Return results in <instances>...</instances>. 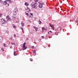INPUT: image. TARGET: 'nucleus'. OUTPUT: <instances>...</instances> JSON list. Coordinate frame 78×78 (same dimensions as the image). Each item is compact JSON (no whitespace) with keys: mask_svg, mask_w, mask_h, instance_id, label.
<instances>
[{"mask_svg":"<svg viewBox=\"0 0 78 78\" xmlns=\"http://www.w3.org/2000/svg\"><path fill=\"white\" fill-rule=\"evenodd\" d=\"M31 6L34 9H36L37 8V3H35L34 4L32 3L31 4Z\"/></svg>","mask_w":78,"mask_h":78,"instance_id":"f257e3e1","label":"nucleus"},{"mask_svg":"<svg viewBox=\"0 0 78 78\" xmlns=\"http://www.w3.org/2000/svg\"><path fill=\"white\" fill-rule=\"evenodd\" d=\"M1 22L2 24H5L7 23V21L3 19H1Z\"/></svg>","mask_w":78,"mask_h":78,"instance_id":"f03ea898","label":"nucleus"},{"mask_svg":"<svg viewBox=\"0 0 78 78\" xmlns=\"http://www.w3.org/2000/svg\"><path fill=\"white\" fill-rule=\"evenodd\" d=\"M6 19L7 21H11V18L10 17L9 15L7 16Z\"/></svg>","mask_w":78,"mask_h":78,"instance_id":"7ed1b4c3","label":"nucleus"},{"mask_svg":"<svg viewBox=\"0 0 78 78\" xmlns=\"http://www.w3.org/2000/svg\"><path fill=\"white\" fill-rule=\"evenodd\" d=\"M25 45H26V43H24L23 44V50H26L27 48V47H25Z\"/></svg>","mask_w":78,"mask_h":78,"instance_id":"20e7f679","label":"nucleus"},{"mask_svg":"<svg viewBox=\"0 0 78 78\" xmlns=\"http://www.w3.org/2000/svg\"><path fill=\"white\" fill-rule=\"evenodd\" d=\"M34 28H35V31H37V30H38V27H35V26H34Z\"/></svg>","mask_w":78,"mask_h":78,"instance_id":"39448f33","label":"nucleus"},{"mask_svg":"<svg viewBox=\"0 0 78 78\" xmlns=\"http://www.w3.org/2000/svg\"><path fill=\"white\" fill-rule=\"evenodd\" d=\"M36 51L34 50L33 51V55L34 56H35L36 55Z\"/></svg>","mask_w":78,"mask_h":78,"instance_id":"423d86ee","label":"nucleus"},{"mask_svg":"<svg viewBox=\"0 0 78 78\" xmlns=\"http://www.w3.org/2000/svg\"><path fill=\"white\" fill-rule=\"evenodd\" d=\"M25 6H28L29 5V4H28V3H27V2H26L25 3Z\"/></svg>","mask_w":78,"mask_h":78,"instance_id":"0eeeda50","label":"nucleus"},{"mask_svg":"<svg viewBox=\"0 0 78 78\" xmlns=\"http://www.w3.org/2000/svg\"><path fill=\"white\" fill-rule=\"evenodd\" d=\"M49 26L50 27H51L52 28H54V25H51V24H50Z\"/></svg>","mask_w":78,"mask_h":78,"instance_id":"6e6552de","label":"nucleus"},{"mask_svg":"<svg viewBox=\"0 0 78 78\" xmlns=\"http://www.w3.org/2000/svg\"><path fill=\"white\" fill-rule=\"evenodd\" d=\"M3 4L4 5H7V3H6V2L4 1V2H3Z\"/></svg>","mask_w":78,"mask_h":78,"instance_id":"1a4fd4ad","label":"nucleus"},{"mask_svg":"<svg viewBox=\"0 0 78 78\" xmlns=\"http://www.w3.org/2000/svg\"><path fill=\"white\" fill-rule=\"evenodd\" d=\"M39 6H40L39 7L40 8H42V4H40Z\"/></svg>","mask_w":78,"mask_h":78,"instance_id":"9d476101","label":"nucleus"},{"mask_svg":"<svg viewBox=\"0 0 78 78\" xmlns=\"http://www.w3.org/2000/svg\"><path fill=\"white\" fill-rule=\"evenodd\" d=\"M14 56H16V55H17V53H16V51L14 52Z\"/></svg>","mask_w":78,"mask_h":78,"instance_id":"9b49d317","label":"nucleus"},{"mask_svg":"<svg viewBox=\"0 0 78 78\" xmlns=\"http://www.w3.org/2000/svg\"><path fill=\"white\" fill-rule=\"evenodd\" d=\"M7 1H9V3H12V1L11 0H7Z\"/></svg>","mask_w":78,"mask_h":78,"instance_id":"f8f14e48","label":"nucleus"},{"mask_svg":"<svg viewBox=\"0 0 78 78\" xmlns=\"http://www.w3.org/2000/svg\"><path fill=\"white\" fill-rule=\"evenodd\" d=\"M21 25H22V27H23L24 26V23H23L22 22L21 23Z\"/></svg>","mask_w":78,"mask_h":78,"instance_id":"ddd939ff","label":"nucleus"},{"mask_svg":"<svg viewBox=\"0 0 78 78\" xmlns=\"http://www.w3.org/2000/svg\"><path fill=\"white\" fill-rule=\"evenodd\" d=\"M14 14L15 15H16L17 14V12H16V11H15L14 13Z\"/></svg>","mask_w":78,"mask_h":78,"instance_id":"4468645a","label":"nucleus"},{"mask_svg":"<svg viewBox=\"0 0 78 78\" xmlns=\"http://www.w3.org/2000/svg\"><path fill=\"white\" fill-rule=\"evenodd\" d=\"M13 26V28H16V26H15L13 24L12 25Z\"/></svg>","mask_w":78,"mask_h":78,"instance_id":"2eb2a0df","label":"nucleus"},{"mask_svg":"<svg viewBox=\"0 0 78 78\" xmlns=\"http://www.w3.org/2000/svg\"><path fill=\"white\" fill-rule=\"evenodd\" d=\"M25 14H26V15H27V16H28V17H29V15H28V13L26 12Z\"/></svg>","mask_w":78,"mask_h":78,"instance_id":"dca6fc26","label":"nucleus"},{"mask_svg":"<svg viewBox=\"0 0 78 78\" xmlns=\"http://www.w3.org/2000/svg\"><path fill=\"white\" fill-rule=\"evenodd\" d=\"M13 19L14 20H16V17H14L13 18Z\"/></svg>","mask_w":78,"mask_h":78,"instance_id":"f3484780","label":"nucleus"},{"mask_svg":"<svg viewBox=\"0 0 78 78\" xmlns=\"http://www.w3.org/2000/svg\"><path fill=\"white\" fill-rule=\"evenodd\" d=\"M3 46H4V47H6V44H4Z\"/></svg>","mask_w":78,"mask_h":78,"instance_id":"a211bd4d","label":"nucleus"},{"mask_svg":"<svg viewBox=\"0 0 78 78\" xmlns=\"http://www.w3.org/2000/svg\"><path fill=\"white\" fill-rule=\"evenodd\" d=\"M34 1L36 2H37L38 1H39V0H34Z\"/></svg>","mask_w":78,"mask_h":78,"instance_id":"6ab92c4d","label":"nucleus"},{"mask_svg":"<svg viewBox=\"0 0 78 78\" xmlns=\"http://www.w3.org/2000/svg\"><path fill=\"white\" fill-rule=\"evenodd\" d=\"M11 45H15V43H11Z\"/></svg>","mask_w":78,"mask_h":78,"instance_id":"aec40b11","label":"nucleus"},{"mask_svg":"<svg viewBox=\"0 0 78 78\" xmlns=\"http://www.w3.org/2000/svg\"><path fill=\"white\" fill-rule=\"evenodd\" d=\"M1 50L2 51H4V49H3V48H2Z\"/></svg>","mask_w":78,"mask_h":78,"instance_id":"412c9836","label":"nucleus"},{"mask_svg":"<svg viewBox=\"0 0 78 78\" xmlns=\"http://www.w3.org/2000/svg\"><path fill=\"white\" fill-rule=\"evenodd\" d=\"M39 24H41V21L40 20H39Z\"/></svg>","mask_w":78,"mask_h":78,"instance_id":"4be33fe9","label":"nucleus"},{"mask_svg":"<svg viewBox=\"0 0 78 78\" xmlns=\"http://www.w3.org/2000/svg\"><path fill=\"white\" fill-rule=\"evenodd\" d=\"M44 29H45V28L44 27H42V31H43V30H44Z\"/></svg>","mask_w":78,"mask_h":78,"instance_id":"5701e85b","label":"nucleus"},{"mask_svg":"<svg viewBox=\"0 0 78 78\" xmlns=\"http://www.w3.org/2000/svg\"><path fill=\"white\" fill-rule=\"evenodd\" d=\"M32 48H34V46H32L31 47Z\"/></svg>","mask_w":78,"mask_h":78,"instance_id":"b1692460","label":"nucleus"},{"mask_svg":"<svg viewBox=\"0 0 78 78\" xmlns=\"http://www.w3.org/2000/svg\"><path fill=\"white\" fill-rule=\"evenodd\" d=\"M14 37H16V34H14Z\"/></svg>","mask_w":78,"mask_h":78,"instance_id":"393cba45","label":"nucleus"},{"mask_svg":"<svg viewBox=\"0 0 78 78\" xmlns=\"http://www.w3.org/2000/svg\"><path fill=\"white\" fill-rule=\"evenodd\" d=\"M30 61H33V59H32V58H30Z\"/></svg>","mask_w":78,"mask_h":78,"instance_id":"a878e982","label":"nucleus"},{"mask_svg":"<svg viewBox=\"0 0 78 78\" xmlns=\"http://www.w3.org/2000/svg\"><path fill=\"white\" fill-rule=\"evenodd\" d=\"M56 35H58V32H56L55 34Z\"/></svg>","mask_w":78,"mask_h":78,"instance_id":"bb28decb","label":"nucleus"},{"mask_svg":"<svg viewBox=\"0 0 78 78\" xmlns=\"http://www.w3.org/2000/svg\"><path fill=\"white\" fill-rule=\"evenodd\" d=\"M2 13H0V18L1 17V16H2Z\"/></svg>","mask_w":78,"mask_h":78,"instance_id":"cd10ccee","label":"nucleus"},{"mask_svg":"<svg viewBox=\"0 0 78 78\" xmlns=\"http://www.w3.org/2000/svg\"><path fill=\"white\" fill-rule=\"evenodd\" d=\"M49 32H50V33H52V31H51V30H50Z\"/></svg>","mask_w":78,"mask_h":78,"instance_id":"c85d7f7f","label":"nucleus"},{"mask_svg":"<svg viewBox=\"0 0 78 78\" xmlns=\"http://www.w3.org/2000/svg\"><path fill=\"white\" fill-rule=\"evenodd\" d=\"M33 17L32 16H29V18H32Z\"/></svg>","mask_w":78,"mask_h":78,"instance_id":"c756f323","label":"nucleus"},{"mask_svg":"<svg viewBox=\"0 0 78 78\" xmlns=\"http://www.w3.org/2000/svg\"><path fill=\"white\" fill-rule=\"evenodd\" d=\"M41 37H42V38H43L44 39V36H42Z\"/></svg>","mask_w":78,"mask_h":78,"instance_id":"7c9ffc66","label":"nucleus"},{"mask_svg":"<svg viewBox=\"0 0 78 78\" xmlns=\"http://www.w3.org/2000/svg\"><path fill=\"white\" fill-rule=\"evenodd\" d=\"M30 15H31V16H33V13H30Z\"/></svg>","mask_w":78,"mask_h":78,"instance_id":"2f4dec72","label":"nucleus"},{"mask_svg":"<svg viewBox=\"0 0 78 78\" xmlns=\"http://www.w3.org/2000/svg\"><path fill=\"white\" fill-rule=\"evenodd\" d=\"M21 29V30H22V31H23V28H22Z\"/></svg>","mask_w":78,"mask_h":78,"instance_id":"473e14b6","label":"nucleus"},{"mask_svg":"<svg viewBox=\"0 0 78 78\" xmlns=\"http://www.w3.org/2000/svg\"><path fill=\"white\" fill-rule=\"evenodd\" d=\"M52 28V30H55L54 27V28Z\"/></svg>","mask_w":78,"mask_h":78,"instance_id":"72a5a7b5","label":"nucleus"},{"mask_svg":"<svg viewBox=\"0 0 78 78\" xmlns=\"http://www.w3.org/2000/svg\"><path fill=\"white\" fill-rule=\"evenodd\" d=\"M41 4H42V5H44V3H41Z\"/></svg>","mask_w":78,"mask_h":78,"instance_id":"f704fd0d","label":"nucleus"},{"mask_svg":"<svg viewBox=\"0 0 78 78\" xmlns=\"http://www.w3.org/2000/svg\"><path fill=\"white\" fill-rule=\"evenodd\" d=\"M48 34H49V32H48Z\"/></svg>","mask_w":78,"mask_h":78,"instance_id":"c9c22d12","label":"nucleus"},{"mask_svg":"<svg viewBox=\"0 0 78 78\" xmlns=\"http://www.w3.org/2000/svg\"><path fill=\"white\" fill-rule=\"evenodd\" d=\"M28 9H29V8H28Z\"/></svg>","mask_w":78,"mask_h":78,"instance_id":"e433bc0d","label":"nucleus"},{"mask_svg":"<svg viewBox=\"0 0 78 78\" xmlns=\"http://www.w3.org/2000/svg\"><path fill=\"white\" fill-rule=\"evenodd\" d=\"M8 5L9 6V5Z\"/></svg>","mask_w":78,"mask_h":78,"instance_id":"4c0bfd02","label":"nucleus"}]
</instances>
